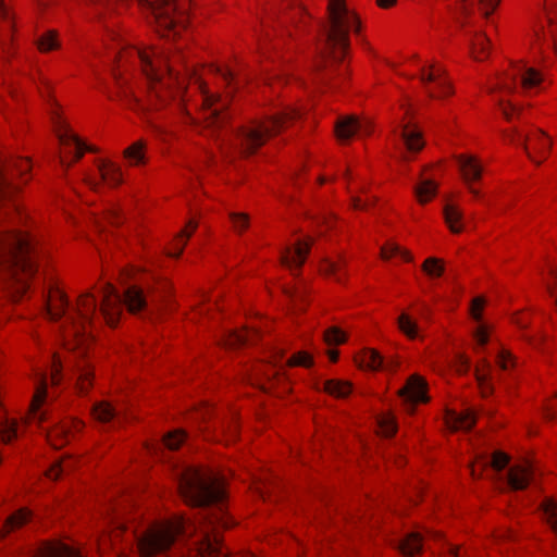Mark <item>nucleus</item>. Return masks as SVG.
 <instances>
[{
    "label": "nucleus",
    "mask_w": 557,
    "mask_h": 557,
    "mask_svg": "<svg viewBox=\"0 0 557 557\" xmlns=\"http://www.w3.org/2000/svg\"><path fill=\"white\" fill-rule=\"evenodd\" d=\"M32 168L27 159H10L0 163V200L16 189L11 180L23 176ZM36 248L32 238L16 231L0 230V281L14 300L28 288L27 280L37 271Z\"/></svg>",
    "instance_id": "f257e3e1"
},
{
    "label": "nucleus",
    "mask_w": 557,
    "mask_h": 557,
    "mask_svg": "<svg viewBox=\"0 0 557 557\" xmlns=\"http://www.w3.org/2000/svg\"><path fill=\"white\" fill-rule=\"evenodd\" d=\"M125 59L136 60L146 75L150 88L149 103L147 106L141 103L132 90L122 86L120 77L114 73V78L120 87L117 97L131 109L141 113L145 121L154 128L149 117V111L157 110L168 101V94L173 92L174 84L176 86V94L181 95L183 92L184 79L178 77V73L175 70L176 63L185 62L182 47L176 46L172 48L169 46L162 49L148 50L134 48L121 53L119 62L122 63Z\"/></svg>",
    "instance_id": "f03ea898"
},
{
    "label": "nucleus",
    "mask_w": 557,
    "mask_h": 557,
    "mask_svg": "<svg viewBox=\"0 0 557 557\" xmlns=\"http://www.w3.org/2000/svg\"><path fill=\"white\" fill-rule=\"evenodd\" d=\"M103 299L100 307V313L97 314V300L92 293L86 292L81 295L77 306L66 315V323L71 335L76 339L82 337L84 342L87 325H91L95 319H101L110 326H114L122 313L124 306L129 312L136 313L147 306L144 292L137 286H129L121 296L111 284H106L102 288Z\"/></svg>",
    "instance_id": "7ed1b4c3"
},
{
    "label": "nucleus",
    "mask_w": 557,
    "mask_h": 557,
    "mask_svg": "<svg viewBox=\"0 0 557 557\" xmlns=\"http://www.w3.org/2000/svg\"><path fill=\"white\" fill-rule=\"evenodd\" d=\"M298 116H300V113L296 109L288 107L269 115L265 120L252 121L240 127L232 140L223 144L221 149L227 156L233 150L238 151L243 156L252 154L264 145L268 138L280 133Z\"/></svg>",
    "instance_id": "20e7f679"
},
{
    "label": "nucleus",
    "mask_w": 557,
    "mask_h": 557,
    "mask_svg": "<svg viewBox=\"0 0 557 557\" xmlns=\"http://www.w3.org/2000/svg\"><path fill=\"white\" fill-rule=\"evenodd\" d=\"M329 23L324 26L323 58L331 57L339 61L349 48V33H358L360 23L357 15L344 0H329Z\"/></svg>",
    "instance_id": "39448f33"
},
{
    "label": "nucleus",
    "mask_w": 557,
    "mask_h": 557,
    "mask_svg": "<svg viewBox=\"0 0 557 557\" xmlns=\"http://www.w3.org/2000/svg\"><path fill=\"white\" fill-rule=\"evenodd\" d=\"M54 127L60 144L64 147L65 156L60 157V163L69 168L72 162L79 160L84 151H91L70 128L62 122L60 116H53Z\"/></svg>",
    "instance_id": "423d86ee"
},
{
    "label": "nucleus",
    "mask_w": 557,
    "mask_h": 557,
    "mask_svg": "<svg viewBox=\"0 0 557 557\" xmlns=\"http://www.w3.org/2000/svg\"><path fill=\"white\" fill-rule=\"evenodd\" d=\"M541 83L542 76L536 70L525 65H518L507 74V77L502 82L500 89L511 94L520 86L524 94H529Z\"/></svg>",
    "instance_id": "0eeeda50"
},
{
    "label": "nucleus",
    "mask_w": 557,
    "mask_h": 557,
    "mask_svg": "<svg viewBox=\"0 0 557 557\" xmlns=\"http://www.w3.org/2000/svg\"><path fill=\"white\" fill-rule=\"evenodd\" d=\"M420 79L431 98H441L451 94L449 82L446 79L445 70L442 66L423 65L420 70Z\"/></svg>",
    "instance_id": "6e6552de"
},
{
    "label": "nucleus",
    "mask_w": 557,
    "mask_h": 557,
    "mask_svg": "<svg viewBox=\"0 0 557 557\" xmlns=\"http://www.w3.org/2000/svg\"><path fill=\"white\" fill-rule=\"evenodd\" d=\"M198 88L201 89L202 92V102L205 106L203 117L210 127L221 126L227 119L226 113L224 112L227 102L222 99L220 96L210 94L202 85L201 82L197 79Z\"/></svg>",
    "instance_id": "1a4fd4ad"
},
{
    "label": "nucleus",
    "mask_w": 557,
    "mask_h": 557,
    "mask_svg": "<svg viewBox=\"0 0 557 557\" xmlns=\"http://www.w3.org/2000/svg\"><path fill=\"white\" fill-rule=\"evenodd\" d=\"M72 379L81 395L86 394L92 385V370L83 348L77 347V354L72 367Z\"/></svg>",
    "instance_id": "9d476101"
},
{
    "label": "nucleus",
    "mask_w": 557,
    "mask_h": 557,
    "mask_svg": "<svg viewBox=\"0 0 557 557\" xmlns=\"http://www.w3.org/2000/svg\"><path fill=\"white\" fill-rule=\"evenodd\" d=\"M312 238L298 239L293 246H288L281 252V262L290 271L299 269L306 261L312 245Z\"/></svg>",
    "instance_id": "9b49d317"
},
{
    "label": "nucleus",
    "mask_w": 557,
    "mask_h": 557,
    "mask_svg": "<svg viewBox=\"0 0 557 557\" xmlns=\"http://www.w3.org/2000/svg\"><path fill=\"white\" fill-rule=\"evenodd\" d=\"M399 394L407 410L412 411L416 404L428 401L426 382L419 375H411L406 385L399 391Z\"/></svg>",
    "instance_id": "f8f14e48"
},
{
    "label": "nucleus",
    "mask_w": 557,
    "mask_h": 557,
    "mask_svg": "<svg viewBox=\"0 0 557 557\" xmlns=\"http://www.w3.org/2000/svg\"><path fill=\"white\" fill-rule=\"evenodd\" d=\"M48 377L46 372L36 373V389L29 409L28 421L42 423L48 420L47 412L41 410V404L47 396Z\"/></svg>",
    "instance_id": "ddd939ff"
},
{
    "label": "nucleus",
    "mask_w": 557,
    "mask_h": 557,
    "mask_svg": "<svg viewBox=\"0 0 557 557\" xmlns=\"http://www.w3.org/2000/svg\"><path fill=\"white\" fill-rule=\"evenodd\" d=\"M516 137H517L518 141L523 146L524 150L527 151L529 158L532 161L536 162L537 164L541 163V161L535 160L533 152L527 146V140H530L532 146H534V149L540 154H542L544 158H546L547 152L550 148L552 141L544 132H542L541 129H537L536 133L532 137L528 138L527 136L521 134L518 129L513 128L512 135H510V140L516 141Z\"/></svg>",
    "instance_id": "4468645a"
},
{
    "label": "nucleus",
    "mask_w": 557,
    "mask_h": 557,
    "mask_svg": "<svg viewBox=\"0 0 557 557\" xmlns=\"http://www.w3.org/2000/svg\"><path fill=\"white\" fill-rule=\"evenodd\" d=\"M335 133L341 140L349 139L357 134H370L371 123L366 120H359L356 116H346L337 121Z\"/></svg>",
    "instance_id": "2eb2a0df"
},
{
    "label": "nucleus",
    "mask_w": 557,
    "mask_h": 557,
    "mask_svg": "<svg viewBox=\"0 0 557 557\" xmlns=\"http://www.w3.org/2000/svg\"><path fill=\"white\" fill-rule=\"evenodd\" d=\"M84 428L79 420H71L59 423L53 430H46L47 438L54 448H59L69 442L72 432H78Z\"/></svg>",
    "instance_id": "dca6fc26"
},
{
    "label": "nucleus",
    "mask_w": 557,
    "mask_h": 557,
    "mask_svg": "<svg viewBox=\"0 0 557 557\" xmlns=\"http://www.w3.org/2000/svg\"><path fill=\"white\" fill-rule=\"evenodd\" d=\"M509 462V458L506 454L500 451H495L492 457H479L476 461L471 467V474L473 478H479L482 472L492 468L495 471H502L506 468Z\"/></svg>",
    "instance_id": "f3484780"
},
{
    "label": "nucleus",
    "mask_w": 557,
    "mask_h": 557,
    "mask_svg": "<svg viewBox=\"0 0 557 557\" xmlns=\"http://www.w3.org/2000/svg\"><path fill=\"white\" fill-rule=\"evenodd\" d=\"M32 557H83L74 547L62 542L44 544Z\"/></svg>",
    "instance_id": "a211bd4d"
},
{
    "label": "nucleus",
    "mask_w": 557,
    "mask_h": 557,
    "mask_svg": "<svg viewBox=\"0 0 557 557\" xmlns=\"http://www.w3.org/2000/svg\"><path fill=\"white\" fill-rule=\"evenodd\" d=\"M532 480V470L529 466H515L509 469L507 483L512 491L527 488Z\"/></svg>",
    "instance_id": "6ab92c4d"
},
{
    "label": "nucleus",
    "mask_w": 557,
    "mask_h": 557,
    "mask_svg": "<svg viewBox=\"0 0 557 557\" xmlns=\"http://www.w3.org/2000/svg\"><path fill=\"white\" fill-rule=\"evenodd\" d=\"M69 301L65 295L59 290H51L47 302V314L51 320H59L67 313Z\"/></svg>",
    "instance_id": "aec40b11"
},
{
    "label": "nucleus",
    "mask_w": 557,
    "mask_h": 557,
    "mask_svg": "<svg viewBox=\"0 0 557 557\" xmlns=\"http://www.w3.org/2000/svg\"><path fill=\"white\" fill-rule=\"evenodd\" d=\"M404 141L408 151L417 152L424 146L420 131L410 124L403 125L399 131H395Z\"/></svg>",
    "instance_id": "412c9836"
},
{
    "label": "nucleus",
    "mask_w": 557,
    "mask_h": 557,
    "mask_svg": "<svg viewBox=\"0 0 557 557\" xmlns=\"http://www.w3.org/2000/svg\"><path fill=\"white\" fill-rule=\"evenodd\" d=\"M446 419L453 430L469 431L475 424L476 414L472 409H466L462 412L449 411Z\"/></svg>",
    "instance_id": "4be33fe9"
},
{
    "label": "nucleus",
    "mask_w": 557,
    "mask_h": 557,
    "mask_svg": "<svg viewBox=\"0 0 557 557\" xmlns=\"http://www.w3.org/2000/svg\"><path fill=\"white\" fill-rule=\"evenodd\" d=\"M398 550L405 557H412L423 549L422 536L418 532H410L399 539L396 544Z\"/></svg>",
    "instance_id": "5701e85b"
},
{
    "label": "nucleus",
    "mask_w": 557,
    "mask_h": 557,
    "mask_svg": "<svg viewBox=\"0 0 557 557\" xmlns=\"http://www.w3.org/2000/svg\"><path fill=\"white\" fill-rule=\"evenodd\" d=\"M458 164L462 176L467 183L476 181L481 177L482 165L472 156H460L458 158Z\"/></svg>",
    "instance_id": "b1692460"
},
{
    "label": "nucleus",
    "mask_w": 557,
    "mask_h": 557,
    "mask_svg": "<svg viewBox=\"0 0 557 557\" xmlns=\"http://www.w3.org/2000/svg\"><path fill=\"white\" fill-rule=\"evenodd\" d=\"M475 377L483 396L492 394L493 386L491 385L492 366L486 358H482L475 368Z\"/></svg>",
    "instance_id": "393cba45"
},
{
    "label": "nucleus",
    "mask_w": 557,
    "mask_h": 557,
    "mask_svg": "<svg viewBox=\"0 0 557 557\" xmlns=\"http://www.w3.org/2000/svg\"><path fill=\"white\" fill-rule=\"evenodd\" d=\"M32 519V512L26 508H22L8 517L2 529H0V539L4 537L11 531H14L24 524H26Z\"/></svg>",
    "instance_id": "a878e982"
},
{
    "label": "nucleus",
    "mask_w": 557,
    "mask_h": 557,
    "mask_svg": "<svg viewBox=\"0 0 557 557\" xmlns=\"http://www.w3.org/2000/svg\"><path fill=\"white\" fill-rule=\"evenodd\" d=\"M99 173L101 181L110 186H117L122 183L121 169L111 162L99 164Z\"/></svg>",
    "instance_id": "bb28decb"
},
{
    "label": "nucleus",
    "mask_w": 557,
    "mask_h": 557,
    "mask_svg": "<svg viewBox=\"0 0 557 557\" xmlns=\"http://www.w3.org/2000/svg\"><path fill=\"white\" fill-rule=\"evenodd\" d=\"M196 228H197V222H195L194 220H190L187 223L186 228L183 230L175 238V240L173 243V249L169 252V255L171 257L178 258L182 255L183 249L186 246L188 238L191 236L193 232Z\"/></svg>",
    "instance_id": "cd10ccee"
},
{
    "label": "nucleus",
    "mask_w": 557,
    "mask_h": 557,
    "mask_svg": "<svg viewBox=\"0 0 557 557\" xmlns=\"http://www.w3.org/2000/svg\"><path fill=\"white\" fill-rule=\"evenodd\" d=\"M324 391L334 397L345 398L351 393L352 385L347 381L333 379L324 382Z\"/></svg>",
    "instance_id": "c85d7f7f"
},
{
    "label": "nucleus",
    "mask_w": 557,
    "mask_h": 557,
    "mask_svg": "<svg viewBox=\"0 0 557 557\" xmlns=\"http://www.w3.org/2000/svg\"><path fill=\"white\" fill-rule=\"evenodd\" d=\"M445 221L453 233H460L462 231V213L453 203H447L444 207Z\"/></svg>",
    "instance_id": "c756f323"
},
{
    "label": "nucleus",
    "mask_w": 557,
    "mask_h": 557,
    "mask_svg": "<svg viewBox=\"0 0 557 557\" xmlns=\"http://www.w3.org/2000/svg\"><path fill=\"white\" fill-rule=\"evenodd\" d=\"M92 416L102 423L110 422L117 418L119 411L107 401H100L94 405Z\"/></svg>",
    "instance_id": "7c9ffc66"
},
{
    "label": "nucleus",
    "mask_w": 557,
    "mask_h": 557,
    "mask_svg": "<svg viewBox=\"0 0 557 557\" xmlns=\"http://www.w3.org/2000/svg\"><path fill=\"white\" fill-rule=\"evenodd\" d=\"M359 364L369 370H379L384 367V359L374 349H366L359 359Z\"/></svg>",
    "instance_id": "2f4dec72"
},
{
    "label": "nucleus",
    "mask_w": 557,
    "mask_h": 557,
    "mask_svg": "<svg viewBox=\"0 0 557 557\" xmlns=\"http://www.w3.org/2000/svg\"><path fill=\"white\" fill-rule=\"evenodd\" d=\"M490 39L483 33H476L471 40V51L473 57L482 61L487 57Z\"/></svg>",
    "instance_id": "473e14b6"
},
{
    "label": "nucleus",
    "mask_w": 557,
    "mask_h": 557,
    "mask_svg": "<svg viewBox=\"0 0 557 557\" xmlns=\"http://www.w3.org/2000/svg\"><path fill=\"white\" fill-rule=\"evenodd\" d=\"M540 508L547 523L557 536V503L553 498H545Z\"/></svg>",
    "instance_id": "72a5a7b5"
},
{
    "label": "nucleus",
    "mask_w": 557,
    "mask_h": 557,
    "mask_svg": "<svg viewBox=\"0 0 557 557\" xmlns=\"http://www.w3.org/2000/svg\"><path fill=\"white\" fill-rule=\"evenodd\" d=\"M257 336L256 332L250 331H234L227 334L225 339V345L230 347H238L242 345L249 344L253 341V337Z\"/></svg>",
    "instance_id": "f704fd0d"
},
{
    "label": "nucleus",
    "mask_w": 557,
    "mask_h": 557,
    "mask_svg": "<svg viewBox=\"0 0 557 557\" xmlns=\"http://www.w3.org/2000/svg\"><path fill=\"white\" fill-rule=\"evenodd\" d=\"M421 268L422 271L431 278L441 277L445 272L444 262L435 257L426 258Z\"/></svg>",
    "instance_id": "c9c22d12"
},
{
    "label": "nucleus",
    "mask_w": 557,
    "mask_h": 557,
    "mask_svg": "<svg viewBox=\"0 0 557 557\" xmlns=\"http://www.w3.org/2000/svg\"><path fill=\"white\" fill-rule=\"evenodd\" d=\"M145 147L146 144L144 140H137L124 150V157L129 161L131 164H140L145 159Z\"/></svg>",
    "instance_id": "e433bc0d"
},
{
    "label": "nucleus",
    "mask_w": 557,
    "mask_h": 557,
    "mask_svg": "<svg viewBox=\"0 0 557 557\" xmlns=\"http://www.w3.org/2000/svg\"><path fill=\"white\" fill-rule=\"evenodd\" d=\"M414 193L418 200L425 203L436 194V185L431 180H424L414 187Z\"/></svg>",
    "instance_id": "4c0bfd02"
},
{
    "label": "nucleus",
    "mask_w": 557,
    "mask_h": 557,
    "mask_svg": "<svg viewBox=\"0 0 557 557\" xmlns=\"http://www.w3.org/2000/svg\"><path fill=\"white\" fill-rule=\"evenodd\" d=\"M17 436V426L15 421L8 418H0V440L3 443H10Z\"/></svg>",
    "instance_id": "58836bf2"
},
{
    "label": "nucleus",
    "mask_w": 557,
    "mask_h": 557,
    "mask_svg": "<svg viewBox=\"0 0 557 557\" xmlns=\"http://www.w3.org/2000/svg\"><path fill=\"white\" fill-rule=\"evenodd\" d=\"M345 265V260L339 258L338 260H324L321 267V271L333 276L337 282H342L341 272Z\"/></svg>",
    "instance_id": "ea45409f"
},
{
    "label": "nucleus",
    "mask_w": 557,
    "mask_h": 557,
    "mask_svg": "<svg viewBox=\"0 0 557 557\" xmlns=\"http://www.w3.org/2000/svg\"><path fill=\"white\" fill-rule=\"evenodd\" d=\"M381 255H382V258L386 259V260L392 257H395V256H399L405 261L412 260V257L408 250L403 249L400 246H398L397 244H393V243L385 245L381 249Z\"/></svg>",
    "instance_id": "a19ab883"
},
{
    "label": "nucleus",
    "mask_w": 557,
    "mask_h": 557,
    "mask_svg": "<svg viewBox=\"0 0 557 557\" xmlns=\"http://www.w3.org/2000/svg\"><path fill=\"white\" fill-rule=\"evenodd\" d=\"M397 322L400 331L408 337L414 338L418 335V325L410 319L408 314L401 313Z\"/></svg>",
    "instance_id": "79ce46f5"
},
{
    "label": "nucleus",
    "mask_w": 557,
    "mask_h": 557,
    "mask_svg": "<svg viewBox=\"0 0 557 557\" xmlns=\"http://www.w3.org/2000/svg\"><path fill=\"white\" fill-rule=\"evenodd\" d=\"M74 466V461L70 458L55 461L47 471V476L57 480L61 473L69 471Z\"/></svg>",
    "instance_id": "37998d69"
},
{
    "label": "nucleus",
    "mask_w": 557,
    "mask_h": 557,
    "mask_svg": "<svg viewBox=\"0 0 557 557\" xmlns=\"http://www.w3.org/2000/svg\"><path fill=\"white\" fill-rule=\"evenodd\" d=\"M324 341L327 345H339L346 341V334L337 326H332L324 332Z\"/></svg>",
    "instance_id": "c03bdc74"
},
{
    "label": "nucleus",
    "mask_w": 557,
    "mask_h": 557,
    "mask_svg": "<svg viewBox=\"0 0 557 557\" xmlns=\"http://www.w3.org/2000/svg\"><path fill=\"white\" fill-rule=\"evenodd\" d=\"M37 45L42 52L55 49L58 47L57 34L53 30L47 32L38 39Z\"/></svg>",
    "instance_id": "a18cd8bd"
},
{
    "label": "nucleus",
    "mask_w": 557,
    "mask_h": 557,
    "mask_svg": "<svg viewBox=\"0 0 557 557\" xmlns=\"http://www.w3.org/2000/svg\"><path fill=\"white\" fill-rule=\"evenodd\" d=\"M186 434L182 431H174L169 433L164 438L163 443L166 448L174 450L177 449L185 441Z\"/></svg>",
    "instance_id": "49530a36"
},
{
    "label": "nucleus",
    "mask_w": 557,
    "mask_h": 557,
    "mask_svg": "<svg viewBox=\"0 0 557 557\" xmlns=\"http://www.w3.org/2000/svg\"><path fill=\"white\" fill-rule=\"evenodd\" d=\"M497 104L503 116L509 122L512 121L515 114L520 113V109L517 106L512 104L510 101L505 100L504 98H498Z\"/></svg>",
    "instance_id": "de8ad7c7"
},
{
    "label": "nucleus",
    "mask_w": 557,
    "mask_h": 557,
    "mask_svg": "<svg viewBox=\"0 0 557 557\" xmlns=\"http://www.w3.org/2000/svg\"><path fill=\"white\" fill-rule=\"evenodd\" d=\"M214 72H216L223 79V82L231 87L232 85L239 84V78L237 74L226 66H215Z\"/></svg>",
    "instance_id": "09e8293b"
},
{
    "label": "nucleus",
    "mask_w": 557,
    "mask_h": 557,
    "mask_svg": "<svg viewBox=\"0 0 557 557\" xmlns=\"http://www.w3.org/2000/svg\"><path fill=\"white\" fill-rule=\"evenodd\" d=\"M379 426L384 436H392L396 433L397 426L392 416H383L379 419Z\"/></svg>",
    "instance_id": "8fccbe9b"
},
{
    "label": "nucleus",
    "mask_w": 557,
    "mask_h": 557,
    "mask_svg": "<svg viewBox=\"0 0 557 557\" xmlns=\"http://www.w3.org/2000/svg\"><path fill=\"white\" fill-rule=\"evenodd\" d=\"M497 364L502 370H508L515 364V361L509 351L502 349L497 352Z\"/></svg>",
    "instance_id": "3c124183"
},
{
    "label": "nucleus",
    "mask_w": 557,
    "mask_h": 557,
    "mask_svg": "<svg viewBox=\"0 0 557 557\" xmlns=\"http://www.w3.org/2000/svg\"><path fill=\"white\" fill-rule=\"evenodd\" d=\"M500 0H478L480 10L485 17H488L498 7Z\"/></svg>",
    "instance_id": "603ef678"
},
{
    "label": "nucleus",
    "mask_w": 557,
    "mask_h": 557,
    "mask_svg": "<svg viewBox=\"0 0 557 557\" xmlns=\"http://www.w3.org/2000/svg\"><path fill=\"white\" fill-rule=\"evenodd\" d=\"M288 363L290 366L310 367L312 363V358L305 352H299L296 356L292 357L288 360Z\"/></svg>",
    "instance_id": "864d4df0"
},
{
    "label": "nucleus",
    "mask_w": 557,
    "mask_h": 557,
    "mask_svg": "<svg viewBox=\"0 0 557 557\" xmlns=\"http://www.w3.org/2000/svg\"><path fill=\"white\" fill-rule=\"evenodd\" d=\"M62 361L59 357H53V364L51 369L50 379L52 384H58L61 380Z\"/></svg>",
    "instance_id": "5fc2aeb1"
},
{
    "label": "nucleus",
    "mask_w": 557,
    "mask_h": 557,
    "mask_svg": "<svg viewBox=\"0 0 557 557\" xmlns=\"http://www.w3.org/2000/svg\"><path fill=\"white\" fill-rule=\"evenodd\" d=\"M476 344L481 347L485 346L488 342L487 329L484 324H480L474 332Z\"/></svg>",
    "instance_id": "6e6d98bb"
},
{
    "label": "nucleus",
    "mask_w": 557,
    "mask_h": 557,
    "mask_svg": "<svg viewBox=\"0 0 557 557\" xmlns=\"http://www.w3.org/2000/svg\"><path fill=\"white\" fill-rule=\"evenodd\" d=\"M234 227L237 231H243L248 225V216L244 213H233L231 215Z\"/></svg>",
    "instance_id": "4d7b16f0"
},
{
    "label": "nucleus",
    "mask_w": 557,
    "mask_h": 557,
    "mask_svg": "<svg viewBox=\"0 0 557 557\" xmlns=\"http://www.w3.org/2000/svg\"><path fill=\"white\" fill-rule=\"evenodd\" d=\"M484 302H485V300L482 297H476L472 300L471 314H472V318L478 322L481 321L480 311L482 310Z\"/></svg>",
    "instance_id": "13d9d810"
},
{
    "label": "nucleus",
    "mask_w": 557,
    "mask_h": 557,
    "mask_svg": "<svg viewBox=\"0 0 557 557\" xmlns=\"http://www.w3.org/2000/svg\"><path fill=\"white\" fill-rule=\"evenodd\" d=\"M288 296L290 297L292 301L295 302V306H298V302H302L306 297V288H296L294 290H287L286 292Z\"/></svg>",
    "instance_id": "bf43d9fd"
},
{
    "label": "nucleus",
    "mask_w": 557,
    "mask_h": 557,
    "mask_svg": "<svg viewBox=\"0 0 557 557\" xmlns=\"http://www.w3.org/2000/svg\"><path fill=\"white\" fill-rule=\"evenodd\" d=\"M0 18L3 21H7L8 23H11L12 16L8 9V7L4 4L3 0H0Z\"/></svg>",
    "instance_id": "052dcab7"
},
{
    "label": "nucleus",
    "mask_w": 557,
    "mask_h": 557,
    "mask_svg": "<svg viewBox=\"0 0 557 557\" xmlns=\"http://www.w3.org/2000/svg\"><path fill=\"white\" fill-rule=\"evenodd\" d=\"M460 370L467 371L470 368V361L465 356H459Z\"/></svg>",
    "instance_id": "680f3d73"
},
{
    "label": "nucleus",
    "mask_w": 557,
    "mask_h": 557,
    "mask_svg": "<svg viewBox=\"0 0 557 557\" xmlns=\"http://www.w3.org/2000/svg\"><path fill=\"white\" fill-rule=\"evenodd\" d=\"M108 219L110 220V222H111L112 224H117V223H119V221H120V215H119V213H117V212L112 211V212H110V214H109Z\"/></svg>",
    "instance_id": "e2e57ef3"
},
{
    "label": "nucleus",
    "mask_w": 557,
    "mask_h": 557,
    "mask_svg": "<svg viewBox=\"0 0 557 557\" xmlns=\"http://www.w3.org/2000/svg\"><path fill=\"white\" fill-rule=\"evenodd\" d=\"M352 202H354V207L356 209H364L366 208V203L360 198L354 197Z\"/></svg>",
    "instance_id": "0e129e2a"
},
{
    "label": "nucleus",
    "mask_w": 557,
    "mask_h": 557,
    "mask_svg": "<svg viewBox=\"0 0 557 557\" xmlns=\"http://www.w3.org/2000/svg\"><path fill=\"white\" fill-rule=\"evenodd\" d=\"M376 2L382 8H388L393 5L396 2V0H376Z\"/></svg>",
    "instance_id": "69168bd1"
},
{
    "label": "nucleus",
    "mask_w": 557,
    "mask_h": 557,
    "mask_svg": "<svg viewBox=\"0 0 557 557\" xmlns=\"http://www.w3.org/2000/svg\"><path fill=\"white\" fill-rule=\"evenodd\" d=\"M461 11H462V13L465 15H469L470 14V8H469L468 2L466 0L462 1Z\"/></svg>",
    "instance_id": "338daca9"
},
{
    "label": "nucleus",
    "mask_w": 557,
    "mask_h": 557,
    "mask_svg": "<svg viewBox=\"0 0 557 557\" xmlns=\"http://www.w3.org/2000/svg\"><path fill=\"white\" fill-rule=\"evenodd\" d=\"M547 290L552 297L555 298V304L557 306V293L555 294L554 287L549 284H547Z\"/></svg>",
    "instance_id": "774afa93"
}]
</instances>
